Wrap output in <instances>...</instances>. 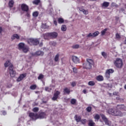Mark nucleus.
Returning a JSON list of instances; mask_svg holds the SVG:
<instances>
[{
    "instance_id": "f257e3e1",
    "label": "nucleus",
    "mask_w": 126,
    "mask_h": 126,
    "mask_svg": "<svg viewBox=\"0 0 126 126\" xmlns=\"http://www.w3.org/2000/svg\"><path fill=\"white\" fill-rule=\"evenodd\" d=\"M108 113L109 115H112V116H114V117H123L124 116L122 111L114 108H111L108 110Z\"/></svg>"
},
{
    "instance_id": "f03ea898",
    "label": "nucleus",
    "mask_w": 126,
    "mask_h": 126,
    "mask_svg": "<svg viewBox=\"0 0 126 126\" xmlns=\"http://www.w3.org/2000/svg\"><path fill=\"white\" fill-rule=\"evenodd\" d=\"M94 64V61L91 59H87V62L83 63L84 68L86 69H91L92 66Z\"/></svg>"
},
{
    "instance_id": "7ed1b4c3",
    "label": "nucleus",
    "mask_w": 126,
    "mask_h": 126,
    "mask_svg": "<svg viewBox=\"0 0 126 126\" xmlns=\"http://www.w3.org/2000/svg\"><path fill=\"white\" fill-rule=\"evenodd\" d=\"M40 40L38 38H30L28 40V43L31 46H37L39 45Z\"/></svg>"
},
{
    "instance_id": "20e7f679",
    "label": "nucleus",
    "mask_w": 126,
    "mask_h": 126,
    "mask_svg": "<svg viewBox=\"0 0 126 126\" xmlns=\"http://www.w3.org/2000/svg\"><path fill=\"white\" fill-rule=\"evenodd\" d=\"M7 70L11 76V77H15L16 75V71L14 70V66L11 65L7 69Z\"/></svg>"
},
{
    "instance_id": "39448f33",
    "label": "nucleus",
    "mask_w": 126,
    "mask_h": 126,
    "mask_svg": "<svg viewBox=\"0 0 126 126\" xmlns=\"http://www.w3.org/2000/svg\"><path fill=\"white\" fill-rule=\"evenodd\" d=\"M114 63L118 68H122L123 67V60L121 58L116 59Z\"/></svg>"
},
{
    "instance_id": "423d86ee",
    "label": "nucleus",
    "mask_w": 126,
    "mask_h": 126,
    "mask_svg": "<svg viewBox=\"0 0 126 126\" xmlns=\"http://www.w3.org/2000/svg\"><path fill=\"white\" fill-rule=\"evenodd\" d=\"M31 121H36V120H38V114L34 113L33 112H31L29 115Z\"/></svg>"
},
{
    "instance_id": "0eeeda50",
    "label": "nucleus",
    "mask_w": 126,
    "mask_h": 126,
    "mask_svg": "<svg viewBox=\"0 0 126 126\" xmlns=\"http://www.w3.org/2000/svg\"><path fill=\"white\" fill-rule=\"evenodd\" d=\"M21 8L22 11H24L25 12H27L29 11V6L27 5L26 4L23 3L21 4Z\"/></svg>"
},
{
    "instance_id": "6e6552de",
    "label": "nucleus",
    "mask_w": 126,
    "mask_h": 126,
    "mask_svg": "<svg viewBox=\"0 0 126 126\" xmlns=\"http://www.w3.org/2000/svg\"><path fill=\"white\" fill-rule=\"evenodd\" d=\"M115 70L113 69H107L105 72V77L106 78H110V75L111 73H114Z\"/></svg>"
},
{
    "instance_id": "1a4fd4ad",
    "label": "nucleus",
    "mask_w": 126,
    "mask_h": 126,
    "mask_svg": "<svg viewBox=\"0 0 126 126\" xmlns=\"http://www.w3.org/2000/svg\"><path fill=\"white\" fill-rule=\"evenodd\" d=\"M99 34V32L96 31L94 33H90L87 36V37H88V38H89L90 37H92V38H94L95 37H97V36H98Z\"/></svg>"
},
{
    "instance_id": "9d476101",
    "label": "nucleus",
    "mask_w": 126,
    "mask_h": 126,
    "mask_svg": "<svg viewBox=\"0 0 126 126\" xmlns=\"http://www.w3.org/2000/svg\"><path fill=\"white\" fill-rule=\"evenodd\" d=\"M50 39H56L57 37H58V33L56 32H49Z\"/></svg>"
},
{
    "instance_id": "9b49d317",
    "label": "nucleus",
    "mask_w": 126,
    "mask_h": 126,
    "mask_svg": "<svg viewBox=\"0 0 126 126\" xmlns=\"http://www.w3.org/2000/svg\"><path fill=\"white\" fill-rule=\"evenodd\" d=\"M38 119H46L47 118V115L45 112H41L39 115L37 114Z\"/></svg>"
},
{
    "instance_id": "f8f14e48",
    "label": "nucleus",
    "mask_w": 126,
    "mask_h": 126,
    "mask_svg": "<svg viewBox=\"0 0 126 126\" xmlns=\"http://www.w3.org/2000/svg\"><path fill=\"white\" fill-rule=\"evenodd\" d=\"M72 60L74 63H80L79 58H78V57L77 56H73L72 57Z\"/></svg>"
},
{
    "instance_id": "ddd939ff",
    "label": "nucleus",
    "mask_w": 126,
    "mask_h": 126,
    "mask_svg": "<svg viewBox=\"0 0 126 126\" xmlns=\"http://www.w3.org/2000/svg\"><path fill=\"white\" fill-rule=\"evenodd\" d=\"M61 94V93L59 91H56V92L54 94L53 97H52V100L53 101H56L59 97V95Z\"/></svg>"
},
{
    "instance_id": "4468645a",
    "label": "nucleus",
    "mask_w": 126,
    "mask_h": 126,
    "mask_svg": "<svg viewBox=\"0 0 126 126\" xmlns=\"http://www.w3.org/2000/svg\"><path fill=\"white\" fill-rule=\"evenodd\" d=\"M61 94V93L59 91H56V92L54 94L53 97H52V100L53 101H56L59 97V95Z\"/></svg>"
},
{
    "instance_id": "2eb2a0df",
    "label": "nucleus",
    "mask_w": 126,
    "mask_h": 126,
    "mask_svg": "<svg viewBox=\"0 0 126 126\" xmlns=\"http://www.w3.org/2000/svg\"><path fill=\"white\" fill-rule=\"evenodd\" d=\"M32 56H41V57L44 56V52L42 51H37L35 53L32 54Z\"/></svg>"
},
{
    "instance_id": "dca6fc26",
    "label": "nucleus",
    "mask_w": 126,
    "mask_h": 126,
    "mask_svg": "<svg viewBox=\"0 0 126 126\" xmlns=\"http://www.w3.org/2000/svg\"><path fill=\"white\" fill-rule=\"evenodd\" d=\"M116 108L118 109V110H123V111L126 110V106L124 104H118Z\"/></svg>"
},
{
    "instance_id": "f3484780",
    "label": "nucleus",
    "mask_w": 126,
    "mask_h": 126,
    "mask_svg": "<svg viewBox=\"0 0 126 126\" xmlns=\"http://www.w3.org/2000/svg\"><path fill=\"white\" fill-rule=\"evenodd\" d=\"M25 77H26V74H22L18 78V79H17V81H18V82H19L21 81V80H22V79H23V78Z\"/></svg>"
},
{
    "instance_id": "a211bd4d",
    "label": "nucleus",
    "mask_w": 126,
    "mask_h": 126,
    "mask_svg": "<svg viewBox=\"0 0 126 126\" xmlns=\"http://www.w3.org/2000/svg\"><path fill=\"white\" fill-rule=\"evenodd\" d=\"M74 118L77 123H80V121H81V116H80L75 115Z\"/></svg>"
},
{
    "instance_id": "6ab92c4d",
    "label": "nucleus",
    "mask_w": 126,
    "mask_h": 126,
    "mask_svg": "<svg viewBox=\"0 0 126 126\" xmlns=\"http://www.w3.org/2000/svg\"><path fill=\"white\" fill-rule=\"evenodd\" d=\"M43 38L45 40H49V39H50V32H47L46 33H43Z\"/></svg>"
},
{
    "instance_id": "aec40b11",
    "label": "nucleus",
    "mask_w": 126,
    "mask_h": 126,
    "mask_svg": "<svg viewBox=\"0 0 126 126\" xmlns=\"http://www.w3.org/2000/svg\"><path fill=\"white\" fill-rule=\"evenodd\" d=\"M15 39H17V40H19L20 39V36L18 34H13L11 37V40H15Z\"/></svg>"
},
{
    "instance_id": "412c9836",
    "label": "nucleus",
    "mask_w": 126,
    "mask_h": 126,
    "mask_svg": "<svg viewBox=\"0 0 126 126\" xmlns=\"http://www.w3.org/2000/svg\"><path fill=\"white\" fill-rule=\"evenodd\" d=\"M109 5H110V2L107 1H104L101 4V7L104 8L108 7Z\"/></svg>"
},
{
    "instance_id": "4be33fe9",
    "label": "nucleus",
    "mask_w": 126,
    "mask_h": 126,
    "mask_svg": "<svg viewBox=\"0 0 126 126\" xmlns=\"http://www.w3.org/2000/svg\"><path fill=\"white\" fill-rule=\"evenodd\" d=\"M14 4V1L13 0H11L9 1L8 5L10 9L13 7V5Z\"/></svg>"
},
{
    "instance_id": "5701e85b",
    "label": "nucleus",
    "mask_w": 126,
    "mask_h": 126,
    "mask_svg": "<svg viewBox=\"0 0 126 126\" xmlns=\"http://www.w3.org/2000/svg\"><path fill=\"white\" fill-rule=\"evenodd\" d=\"M54 61L55 63H59L60 62V54H57L55 58H54Z\"/></svg>"
},
{
    "instance_id": "b1692460",
    "label": "nucleus",
    "mask_w": 126,
    "mask_h": 126,
    "mask_svg": "<svg viewBox=\"0 0 126 126\" xmlns=\"http://www.w3.org/2000/svg\"><path fill=\"white\" fill-rule=\"evenodd\" d=\"M13 65L9 61H7L4 63V66L5 67H10V66Z\"/></svg>"
},
{
    "instance_id": "393cba45",
    "label": "nucleus",
    "mask_w": 126,
    "mask_h": 126,
    "mask_svg": "<svg viewBox=\"0 0 126 126\" xmlns=\"http://www.w3.org/2000/svg\"><path fill=\"white\" fill-rule=\"evenodd\" d=\"M25 44H24V43H20L18 44V47H19V49L20 50H22L23 48H24L25 47Z\"/></svg>"
},
{
    "instance_id": "a878e982",
    "label": "nucleus",
    "mask_w": 126,
    "mask_h": 126,
    "mask_svg": "<svg viewBox=\"0 0 126 126\" xmlns=\"http://www.w3.org/2000/svg\"><path fill=\"white\" fill-rule=\"evenodd\" d=\"M96 80H97V81H103V80H104V77H103V76H98L96 77Z\"/></svg>"
},
{
    "instance_id": "bb28decb",
    "label": "nucleus",
    "mask_w": 126,
    "mask_h": 126,
    "mask_svg": "<svg viewBox=\"0 0 126 126\" xmlns=\"http://www.w3.org/2000/svg\"><path fill=\"white\" fill-rule=\"evenodd\" d=\"M22 51L24 53H26L29 51V48L28 46H25L24 48H23Z\"/></svg>"
},
{
    "instance_id": "cd10ccee",
    "label": "nucleus",
    "mask_w": 126,
    "mask_h": 126,
    "mask_svg": "<svg viewBox=\"0 0 126 126\" xmlns=\"http://www.w3.org/2000/svg\"><path fill=\"white\" fill-rule=\"evenodd\" d=\"M40 2H41V0H34L32 1L33 4H35V5H38Z\"/></svg>"
},
{
    "instance_id": "c85d7f7f",
    "label": "nucleus",
    "mask_w": 126,
    "mask_h": 126,
    "mask_svg": "<svg viewBox=\"0 0 126 126\" xmlns=\"http://www.w3.org/2000/svg\"><path fill=\"white\" fill-rule=\"evenodd\" d=\"M58 21L59 24H62V23H63V22H64V20H63L62 18H59L58 19Z\"/></svg>"
},
{
    "instance_id": "c756f323",
    "label": "nucleus",
    "mask_w": 126,
    "mask_h": 126,
    "mask_svg": "<svg viewBox=\"0 0 126 126\" xmlns=\"http://www.w3.org/2000/svg\"><path fill=\"white\" fill-rule=\"evenodd\" d=\"M41 101L43 104H47V103H48V99L45 97H43V98H42Z\"/></svg>"
},
{
    "instance_id": "7c9ffc66",
    "label": "nucleus",
    "mask_w": 126,
    "mask_h": 126,
    "mask_svg": "<svg viewBox=\"0 0 126 126\" xmlns=\"http://www.w3.org/2000/svg\"><path fill=\"white\" fill-rule=\"evenodd\" d=\"M39 15V12L38 11H35L32 13V16L33 17H38Z\"/></svg>"
},
{
    "instance_id": "2f4dec72",
    "label": "nucleus",
    "mask_w": 126,
    "mask_h": 126,
    "mask_svg": "<svg viewBox=\"0 0 126 126\" xmlns=\"http://www.w3.org/2000/svg\"><path fill=\"white\" fill-rule=\"evenodd\" d=\"M36 88H37V86L36 85H32L30 87V89H31V90H35Z\"/></svg>"
},
{
    "instance_id": "473e14b6",
    "label": "nucleus",
    "mask_w": 126,
    "mask_h": 126,
    "mask_svg": "<svg viewBox=\"0 0 126 126\" xmlns=\"http://www.w3.org/2000/svg\"><path fill=\"white\" fill-rule=\"evenodd\" d=\"M62 31H66V26L63 25L61 27Z\"/></svg>"
},
{
    "instance_id": "72a5a7b5",
    "label": "nucleus",
    "mask_w": 126,
    "mask_h": 126,
    "mask_svg": "<svg viewBox=\"0 0 126 126\" xmlns=\"http://www.w3.org/2000/svg\"><path fill=\"white\" fill-rule=\"evenodd\" d=\"M70 103L71 104H72V105H75V104L76 103V99L74 98L71 99L70 101Z\"/></svg>"
},
{
    "instance_id": "f704fd0d",
    "label": "nucleus",
    "mask_w": 126,
    "mask_h": 126,
    "mask_svg": "<svg viewBox=\"0 0 126 126\" xmlns=\"http://www.w3.org/2000/svg\"><path fill=\"white\" fill-rule=\"evenodd\" d=\"M64 92L66 94H69V93H70V91H69L67 88L64 89Z\"/></svg>"
},
{
    "instance_id": "c9c22d12",
    "label": "nucleus",
    "mask_w": 126,
    "mask_h": 126,
    "mask_svg": "<svg viewBox=\"0 0 126 126\" xmlns=\"http://www.w3.org/2000/svg\"><path fill=\"white\" fill-rule=\"evenodd\" d=\"M104 122H105V125H107V126H111V121H109L108 119H107Z\"/></svg>"
},
{
    "instance_id": "e433bc0d",
    "label": "nucleus",
    "mask_w": 126,
    "mask_h": 126,
    "mask_svg": "<svg viewBox=\"0 0 126 126\" xmlns=\"http://www.w3.org/2000/svg\"><path fill=\"white\" fill-rule=\"evenodd\" d=\"M100 116L101 117V119L103 120V121H104V122L108 120V119H107V118L106 117V116H105L104 114H100Z\"/></svg>"
},
{
    "instance_id": "4c0bfd02",
    "label": "nucleus",
    "mask_w": 126,
    "mask_h": 126,
    "mask_svg": "<svg viewBox=\"0 0 126 126\" xmlns=\"http://www.w3.org/2000/svg\"><path fill=\"white\" fill-rule=\"evenodd\" d=\"M88 84L90 86H94V85H95V82H94V81H90Z\"/></svg>"
},
{
    "instance_id": "58836bf2",
    "label": "nucleus",
    "mask_w": 126,
    "mask_h": 126,
    "mask_svg": "<svg viewBox=\"0 0 126 126\" xmlns=\"http://www.w3.org/2000/svg\"><path fill=\"white\" fill-rule=\"evenodd\" d=\"M86 111L88 112V113H90V112H91V111H92V107L91 106H89L86 108Z\"/></svg>"
},
{
    "instance_id": "ea45409f",
    "label": "nucleus",
    "mask_w": 126,
    "mask_h": 126,
    "mask_svg": "<svg viewBox=\"0 0 126 126\" xmlns=\"http://www.w3.org/2000/svg\"><path fill=\"white\" fill-rule=\"evenodd\" d=\"M32 112L34 113H37L39 111V108L38 107H34L32 110Z\"/></svg>"
},
{
    "instance_id": "a19ab883",
    "label": "nucleus",
    "mask_w": 126,
    "mask_h": 126,
    "mask_svg": "<svg viewBox=\"0 0 126 126\" xmlns=\"http://www.w3.org/2000/svg\"><path fill=\"white\" fill-rule=\"evenodd\" d=\"M95 120H97V121H98V120H100V115L99 114H96L94 116Z\"/></svg>"
},
{
    "instance_id": "79ce46f5",
    "label": "nucleus",
    "mask_w": 126,
    "mask_h": 126,
    "mask_svg": "<svg viewBox=\"0 0 126 126\" xmlns=\"http://www.w3.org/2000/svg\"><path fill=\"white\" fill-rule=\"evenodd\" d=\"M107 30H108V29L105 28L104 30H103V31H101V35L102 36H104V35H105V34L106 33V31H107Z\"/></svg>"
},
{
    "instance_id": "37998d69",
    "label": "nucleus",
    "mask_w": 126,
    "mask_h": 126,
    "mask_svg": "<svg viewBox=\"0 0 126 126\" xmlns=\"http://www.w3.org/2000/svg\"><path fill=\"white\" fill-rule=\"evenodd\" d=\"M72 49H78L79 48V44H75L72 46Z\"/></svg>"
},
{
    "instance_id": "c03bdc74",
    "label": "nucleus",
    "mask_w": 126,
    "mask_h": 126,
    "mask_svg": "<svg viewBox=\"0 0 126 126\" xmlns=\"http://www.w3.org/2000/svg\"><path fill=\"white\" fill-rule=\"evenodd\" d=\"M43 78H44V75L40 74L39 76L38 77V79L40 80L41 79H43Z\"/></svg>"
},
{
    "instance_id": "a18cd8bd",
    "label": "nucleus",
    "mask_w": 126,
    "mask_h": 126,
    "mask_svg": "<svg viewBox=\"0 0 126 126\" xmlns=\"http://www.w3.org/2000/svg\"><path fill=\"white\" fill-rule=\"evenodd\" d=\"M86 119H81V121H80V122L81 123L82 125H85V124H86Z\"/></svg>"
},
{
    "instance_id": "49530a36",
    "label": "nucleus",
    "mask_w": 126,
    "mask_h": 126,
    "mask_svg": "<svg viewBox=\"0 0 126 126\" xmlns=\"http://www.w3.org/2000/svg\"><path fill=\"white\" fill-rule=\"evenodd\" d=\"M89 126H95V123L93 121H91L89 123Z\"/></svg>"
},
{
    "instance_id": "de8ad7c7",
    "label": "nucleus",
    "mask_w": 126,
    "mask_h": 126,
    "mask_svg": "<svg viewBox=\"0 0 126 126\" xmlns=\"http://www.w3.org/2000/svg\"><path fill=\"white\" fill-rule=\"evenodd\" d=\"M101 55L105 59H107V54H106L105 52H102Z\"/></svg>"
},
{
    "instance_id": "09e8293b",
    "label": "nucleus",
    "mask_w": 126,
    "mask_h": 126,
    "mask_svg": "<svg viewBox=\"0 0 126 126\" xmlns=\"http://www.w3.org/2000/svg\"><path fill=\"white\" fill-rule=\"evenodd\" d=\"M45 91H48V92H50V91H52V89L48 87H45Z\"/></svg>"
},
{
    "instance_id": "8fccbe9b",
    "label": "nucleus",
    "mask_w": 126,
    "mask_h": 126,
    "mask_svg": "<svg viewBox=\"0 0 126 126\" xmlns=\"http://www.w3.org/2000/svg\"><path fill=\"white\" fill-rule=\"evenodd\" d=\"M83 13H84V14L87 15V14H88L89 13L88 10L84 9V11H83Z\"/></svg>"
},
{
    "instance_id": "3c124183",
    "label": "nucleus",
    "mask_w": 126,
    "mask_h": 126,
    "mask_svg": "<svg viewBox=\"0 0 126 126\" xmlns=\"http://www.w3.org/2000/svg\"><path fill=\"white\" fill-rule=\"evenodd\" d=\"M51 45H52V46H56L57 45V42H55V41H51L50 42Z\"/></svg>"
},
{
    "instance_id": "603ef678",
    "label": "nucleus",
    "mask_w": 126,
    "mask_h": 126,
    "mask_svg": "<svg viewBox=\"0 0 126 126\" xmlns=\"http://www.w3.org/2000/svg\"><path fill=\"white\" fill-rule=\"evenodd\" d=\"M119 12H120V13H121L122 12H123L124 13H125V9H124V8H120V10H119Z\"/></svg>"
},
{
    "instance_id": "864d4df0",
    "label": "nucleus",
    "mask_w": 126,
    "mask_h": 126,
    "mask_svg": "<svg viewBox=\"0 0 126 126\" xmlns=\"http://www.w3.org/2000/svg\"><path fill=\"white\" fill-rule=\"evenodd\" d=\"M71 86H72V87H74V86H76V82H72L71 83Z\"/></svg>"
},
{
    "instance_id": "5fc2aeb1",
    "label": "nucleus",
    "mask_w": 126,
    "mask_h": 126,
    "mask_svg": "<svg viewBox=\"0 0 126 126\" xmlns=\"http://www.w3.org/2000/svg\"><path fill=\"white\" fill-rule=\"evenodd\" d=\"M116 37L117 39H121V35H120L119 33L116 34Z\"/></svg>"
},
{
    "instance_id": "6e6d98bb",
    "label": "nucleus",
    "mask_w": 126,
    "mask_h": 126,
    "mask_svg": "<svg viewBox=\"0 0 126 126\" xmlns=\"http://www.w3.org/2000/svg\"><path fill=\"white\" fill-rule=\"evenodd\" d=\"M27 13L26 14V16H27L28 17H30V12H29V11L28 12H26Z\"/></svg>"
},
{
    "instance_id": "4d7b16f0",
    "label": "nucleus",
    "mask_w": 126,
    "mask_h": 126,
    "mask_svg": "<svg viewBox=\"0 0 126 126\" xmlns=\"http://www.w3.org/2000/svg\"><path fill=\"white\" fill-rule=\"evenodd\" d=\"M20 40L21 41H25V40H26V38L24 36H22L21 37Z\"/></svg>"
},
{
    "instance_id": "13d9d810",
    "label": "nucleus",
    "mask_w": 126,
    "mask_h": 126,
    "mask_svg": "<svg viewBox=\"0 0 126 126\" xmlns=\"http://www.w3.org/2000/svg\"><path fill=\"white\" fill-rule=\"evenodd\" d=\"M78 8L79 9V10H80V11H81L82 12H83V11H84V9L82 7H78Z\"/></svg>"
},
{
    "instance_id": "bf43d9fd",
    "label": "nucleus",
    "mask_w": 126,
    "mask_h": 126,
    "mask_svg": "<svg viewBox=\"0 0 126 126\" xmlns=\"http://www.w3.org/2000/svg\"><path fill=\"white\" fill-rule=\"evenodd\" d=\"M42 28H43L44 29H46L47 28V27L46 26V24H43L42 25Z\"/></svg>"
},
{
    "instance_id": "052dcab7",
    "label": "nucleus",
    "mask_w": 126,
    "mask_h": 126,
    "mask_svg": "<svg viewBox=\"0 0 126 126\" xmlns=\"http://www.w3.org/2000/svg\"><path fill=\"white\" fill-rule=\"evenodd\" d=\"M1 113L3 116H5V115H6V111H2Z\"/></svg>"
},
{
    "instance_id": "680f3d73",
    "label": "nucleus",
    "mask_w": 126,
    "mask_h": 126,
    "mask_svg": "<svg viewBox=\"0 0 126 126\" xmlns=\"http://www.w3.org/2000/svg\"><path fill=\"white\" fill-rule=\"evenodd\" d=\"M118 94H119L118 92H115L113 93V95H114L115 96H118Z\"/></svg>"
},
{
    "instance_id": "e2e57ef3",
    "label": "nucleus",
    "mask_w": 126,
    "mask_h": 126,
    "mask_svg": "<svg viewBox=\"0 0 126 126\" xmlns=\"http://www.w3.org/2000/svg\"><path fill=\"white\" fill-rule=\"evenodd\" d=\"M73 71L74 73H76L77 72V70L75 68H73Z\"/></svg>"
},
{
    "instance_id": "0e129e2a",
    "label": "nucleus",
    "mask_w": 126,
    "mask_h": 126,
    "mask_svg": "<svg viewBox=\"0 0 126 126\" xmlns=\"http://www.w3.org/2000/svg\"><path fill=\"white\" fill-rule=\"evenodd\" d=\"M54 24H55V25H56V26L58 25V22H57V20H54Z\"/></svg>"
},
{
    "instance_id": "69168bd1",
    "label": "nucleus",
    "mask_w": 126,
    "mask_h": 126,
    "mask_svg": "<svg viewBox=\"0 0 126 126\" xmlns=\"http://www.w3.org/2000/svg\"><path fill=\"white\" fill-rule=\"evenodd\" d=\"M2 32V28L0 27V35H1V33Z\"/></svg>"
},
{
    "instance_id": "338daca9",
    "label": "nucleus",
    "mask_w": 126,
    "mask_h": 126,
    "mask_svg": "<svg viewBox=\"0 0 126 126\" xmlns=\"http://www.w3.org/2000/svg\"><path fill=\"white\" fill-rule=\"evenodd\" d=\"M83 93H84V94H86V93H87V92L86 91V90H83Z\"/></svg>"
},
{
    "instance_id": "774afa93",
    "label": "nucleus",
    "mask_w": 126,
    "mask_h": 126,
    "mask_svg": "<svg viewBox=\"0 0 126 126\" xmlns=\"http://www.w3.org/2000/svg\"><path fill=\"white\" fill-rule=\"evenodd\" d=\"M116 100H117L118 101L121 100V98H120L119 97H116Z\"/></svg>"
}]
</instances>
